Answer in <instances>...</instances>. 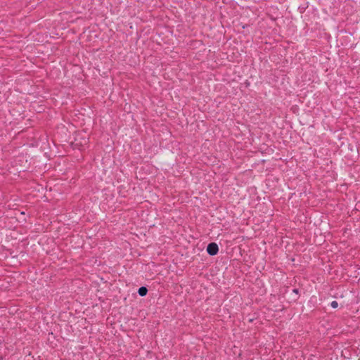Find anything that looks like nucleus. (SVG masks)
<instances>
[{
    "label": "nucleus",
    "instance_id": "f03ea898",
    "mask_svg": "<svg viewBox=\"0 0 360 360\" xmlns=\"http://www.w3.org/2000/svg\"><path fill=\"white\" fill-rule=\"evenodd\" d=\"M138 292H139V295L145 296L148 292V290L146 287H141L139 289Z\"/></svg>",
    "mask_w": 360,
    "mask_h": 360
},
{
    "label": "nucleus",
    "instance_id": "20e7f679",
    "mask_svg": "<svg viewBox=\"0 0 360 360\" xmlns=\"http://www.w3.org/2000/svg\"><path fill=\"white\" fill-rule=\"evenodd\" d=\"M293 292H295L297 293V292H298V290H297V289H294V290H293Z\"/></svg>",
    "mask_w": 360,
    "mask_h": 360
},
{
    "label": "nucleus",
    "instance_id": "7ed1b4c3",
    "mask_svg": "<svg viewBox=\"0 0 360 360\" xmlns=\"http://www.w3.org/2000/svg\"><path fill=\"white\" fill-rule=\"evenodd\" d=\"M338 302H337V301H333V302H331V307H332L333 308H334V309H335V308H337V307H338Z\"/></svg>",
    "mask_w": 360,
    "mask_h": 360
},
{
    "label": "nucleus",
    "instance_id": "f257e3e1",
    "mask_svg": "<svg viewBox=\"0 0 360 360\" xmlns=\"http://www.w3.org/2000/svg\"><path fill=\"white\" fill-rule=\"evenodd\" d=\"M218 250V245L214 243H211L207 245V251L210 255H215Z\"/></svg>",
    "mask_w": 360,
    "mask_h": 360
}]
</instances>
